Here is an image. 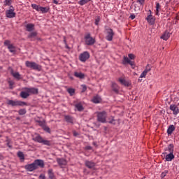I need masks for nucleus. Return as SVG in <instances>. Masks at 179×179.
Instances as JSON below:
<instances>
[{"instance_id": "obj_19", "label": "nucleus", "mask_w": 179, "mask_h": 179, "mask_svg": "<svg viewBox=\"0 0 179 179\" xmlns=\"http://www.w3.org/2000/svg\"><path fill=\"white\" fill-rule=\"evenodd\" d=\"M85 164L87 168H89V169H94V166H96V164L94 162L90 160H85Z\"/></svg>"}, {"instance_id": "obj_57", "label": "nucleus", "mask_w": 179, "mask_h": 179, "mask_svg": "<svg viewBox=\"0 0 179 179\" xmlns=\"http://www.w3.org/2000/svg\"><path fill=\"white\" fill-rule=\"evenodd\" d=\"M142 179H145V178H142Z\"/></svg>"}, {"instance_id": "obj_28", "label": "nucleus", "mask_w": 179, "mask_h": 179, "mask_svg": "<svg viewBox=\"0 0 179 179\" xmlns=\"http://www.w3.org/2000/svg\"><path fill=\"white\" fill-rule=\"evenodd\" d=\"M64 120L68 123H73V118L71 116L66 115V116H64Z\"/></svg>"}, {"instance_id": "obj_9", "label": "nucleus", "mask_w": 179, "mask_h": 179, "mask_svg": "<svg viewBox=\"0 0 179 179\" xmlns=\"http://www.w3.org/2000/svg\"><path fill=\"white\" fill-rule=\"evenodd\" d=\"M85 42L87 45H93L96 43V39L92 37L90 34H87L85 37Z\"/></svg>"}, {"instance_id": "obj_26", "label": "nucleus", "mask_w": 179, "mask_h": 179, "mask_svg": "<svg viewBox=\"0 0 179 179\" xmlns=\"http://www.w3.org/2000/svg\"><path fill=\"white\" fill-rule=\"evenodd\" d=\"M112 89L113 90V92H119L120 90V87H118L117 83H112Z\"/></svg>"}, {"instance_id": "obj_58", "label": "nucleus", "mask_w": 179, "mask_h": 179, "mask_svg": "<svg viewBox=\"0 0 179 179\" xmlns=\"http://www.w3.org/2000/svg\"><path fill=\"white\" fill-rule=\"evenodd\" d=\"M161 179H163L162 178Z\"/></svg>"}, {"instance_id": "obj_11", "label": "nucleus", "mask_w": 179, "mask_h": 179, "mask_svg": "<svg viewBox=\"0 0 179 179\" xmlns=\"http://www.w3.org/2000/svg\"><path fill=\"white\" fill-rule=\"evenodd\" d=\"M4 45H6L10 52H16V47L13 44L10 43V41L6 39L4 41Z\"/></svg>"}, {"instance_id": "obj_33", "label": "nucleus", "mask_w": 179, "mask_h": 179, "mask_svg": "<svg viewBox=\"0 0 179 179\" xmlns=\"http://www.w3.org/2000/svg\"><path fill=\"white\" fill-rule=\"evenodd\" d=\"M92 0H80L78 3L80 6H85V4L89 3Z\"/></svg>"}, {"instance_id": "obj_47", "label": "nucleus", "mask_w": 179, "mask_h": 179, "mask_svg": "<svg viewBox=\"0 0 179 179\" xmlns=\"http://www.w3.org/2000/svg\"><path fill=\"white\" fill-rule=\"evenodd\" d=\"M38 179H46V177L45 175L41 174L39 176V178Z\"/></svg>"}, {"instance_id": "obj_37", "label": "nucleus", "mask_w": 179, "mask_h": 179, "mask_svg": "<svg viewBox=\"0 0 179 179\" xmlns=\"http://www.w3.org/2000/svg\"><path fill=\"white\" fill-rule=\"evenodd\" d=\"M11 3H12V0H5L4 1L5 6H9L10 7Z\"/></svg>"}, {"instance_id": "obj_51", "label": "nucleus", "mask_w": 179, "mask_h": 179, "mask_svg": "<svg viewBox=\"0 0 179 179\" xmlns=\"http://www.w3.org/2000/svg\"><path fill=\"white\" fill-rule=\"evenodd\" d=\"M73 134L75 136H78V132L73 131Z\"/></svg>"}, {"instance_id": "obj_2", "label": "nucleus", "mask_w": 179, "mask_h": 179, "mask_svg": "<svg viewBox=\"0 0 179 179\" xmlns=\"http://www.w3.org/2000/svg\"><path fill=\"white\" fill-rule=\"evenodd\" d=\"M38 94V89L36 87H24L23 90L20 92L22 99H27L30 95H36Z\"/></svg>"}, {"instance_id": "obj_3", "label": "nucleus", "mask_w": 179, "mask_h": 179, "mask_svg": "<svg viewBox=\"0 0 179 179\" xmlns=\"http://www.w3.org/2000/svg\"><path fill=\"white\" fill-rule=\"evenodd\" d=\"M128 56H129V58L127 57L126 56H124V57H123V64H129L131 66H135L134 62L131 61V59H135V57H136L135 55L129 54Z\"/></svg>"}, {"instance_id": "obj_1", "label": "nucleus", "mask_w": 179, "mask_h": 179, "mask_svg": "<svg viewBox=\"0 0 179 179\" xmlns=\"http://www.w3.org/2000/svg\"><path fill=\"white\" fill-rule=\"evenodd\" d=\"M38 166L40 168H44V160L36 159L34 161L33 163L27 164V165H25V169L26 170H27V171H34V170L38 169Z\"/></svg>"}, {"instance_id": "obj_36", "label": "nucleus", "mask_w": 179, "mask_h": 179, "mask_svg": "<svg viewBox=\"0 0 179 179\" xmlns=\"http://www.w3.org/2000/svg\"><path fill=\"white\" fill-rule=\"evenodd\" d=\"M8 84H9L10 89H13L14 85H15L14 80H8Z\"/></svg>"}, {"instance_id": "obj_43", "label": "nucleus", "mask_w": 179, "mask_h": 179, "mask_svg": "<svg viewBox=\"0 0 179 179\" xmlns=\"http://www.w3.org/2000/svg\"><path fill=\"white\" fill-rule=\"evenodd\" d=\"M147 75L146 73V69L144 70V71H143V73H141V75L140 76V78H143V77H145Z\"/></svg>"}, {"instance_id": "obj_5", "label": "nucleus", "mask_w": 179, "mask_h": 179, "mask_svg": "<svg viewBox=\"0 0 179 179\" xmlns=\"http://www.w3.org/2000/svg\"><path fill=\"white\" fill-rule=\"evenodd\" d=\"M108 113L106 111H101L99 113H97V121L101 122V123H106Z\"/></svg>"}, {"instance_id": "obj_18", "label": "nucleus", "mask_w": 179, "mask_h": 179, "mask_svg": "<svg viewBox=\"0 0 179 179\" xmlns=\"http://www.w3.org/2000/svg\"><path fill=\"white\" fill-rule=\"evenodd\" d=\"M120 83L122 85H124V87H129V85H131V82L130 80H124V78H120L118 79Z\"/></svg>"}, {"instance_id": "obj_53", "label": "nucleus", "mask_w": 179, "mask_h": 179, "mask_svg": "<svg viewBox=\"0 0 179 179\" xmlns=\"http://www.w3.org/2000/svg\"><path fill=\"white\" fill-rule=\"evenodd\" d=\"M7 145H8L9 148H11V145H10V143H7Z\"/></svg>"}, {"instance_id": "obj_30", "label": "nucleus", "mask_w": 179, "mask_h": 179, "mask_svg": "<svg viewBox=\"0 0 179 179\" xmlns=\"http://www.w3.org/2000/svg\"><path fill=\"white\" fill-rule=\"evenodd\" d=\"M36 36H37V32L36 31H31L29 34L28 38L33 39V38H35V37H36Z\"/></svg>"}, {"instance_id": "obj_40", "label": "nucleus", "mask_w": 179, "mask_h": 179, "mask_svg": "<svg viewBox=\"0 0 179 179\" xmlns=\"http://www.w3.org/2000/svg\"><path fill=\"white\" fill-rule=\"evenodd\" d=\"M151 69H152L151 66L148 64L145 68L146 75H148V73H149V71H150Z\"/></svg>"}, {"instance_id": "obj_41", "label": "nucleus", "mask_w": 179, "mask_h": 179, "mask_svg": "<svg viewBox=\"0 0 179 179\" xmlns=\"http://www.w3.org/2000/svg\"><path fill=\"white\" fill-rule=\"evenodd\" d=\"M18 113L20 115H25L27 110L25 109H20L19 110Z\"/></svg>"}, {"instance_id": "obj_46", "label": "nucleus", "mask_w": 179, "mask_h": 179, "mask_svg": "<svg viewBox=\"0 0 179 179\" xmlns=\"http://www.w3.org/2000/svg\"><path fill=\"white\" fill-rule=\"evenodd\" d=\"M82 87H83V89H82V92H86V90H87V85H82Z\"/></svg>"}, {"instance_id": "obj_13", "label": "nucleus", "mask_w": 179, "mask_h": 179, "mask_svg": "<svg viewBox=\"0 0 179 179\" xmlns=\"http://www.w3.org/2000/svg\"><path fill=\"white\" fill-rule=\"evenodd\" d=\"M106 40L113 41V36L115 35L113 29H110V28L106 29Z\"/></svg>"}, {"instance_id": "obj_7", "label": "nucleus", "mask_w": 179, "mask_h": 179, "mask_svg": "<svg viewBox=\"0 0 179 179\" xmlns=\"http://www.w3.org/2000/svg\"><path fill=\"white\" fill-rule=\"evenodd\" d=\"M15 16L16 13L15 11V8L13 7V6H10L9 9L6 10V17H8V19H13V17H15Z\"/></svg>"}, {"instance_id": "obj_31", "label": "nucleus", "mask_w": 179, "mask_h": 179, "mask_svg": "<svg viewBox=\"0 0 179 179\" xmlns=\"http://www.w3.org/2000/svg\"><path fill=\"white\" fill-rule=\"evenodd\" d=\"M74 76L78 77V78L83 79L85 78V73H78L77 71L74 73Z\"/></svg>"}, {"instance_id": "obj_17", "label": "nucleus", "mask_w": 179, "mask_h": 179, "mask_svg": "<svg viewBox=\"0 0 179 179\" xmlns=\"http://www.w3.org/2000/svg\"><path fill=\"white\" fill-rule=\"evenodd\" d=\"M165 159L166 162H172L173 159L175 158L174 152H169L167 154H165Z\"/></svg>"}, {"instance_id": "obj_12", "label": "nucleus", "mask_w": 179, "mask_h": 179, "mask_svg": "<svg viewBox=\"0 0 179 179\" xmlns=\"http://www.w3.org/2000/svg\"><path fill=\"white\" fill-rule=\"evenodd\" d=\"M149 11L150 14H148L146 20L150 24L153 25L155 23L156 18L152 15V11L150 9H149Z\"/></svg>"}, {"instance_id": "obj_32", "label": "nucleus", "mask_w": 179, "mask_h": 179, "mask_svg": "<svg viewBox=\"0 0 179 179\" xmlns=\"http://www.w3.org/2000/svg\"><path fill=\"white\" fill-rule=\"evenodd\" d=\"M75 107L78 111H83V110L84 109L81 103H77V104L75 105Z\"/></svg>"}, {"instance_id": "obj_16", "label": "nucleus", "mask_w": 179, "mask_h": 179, "mask_svg": "<svg viewBox=\"0 0 179 179\" xmlns=\"http://www.w3.org/2000/svg\"><path fill=\"white\" fill-rule=\"evenodd\" d=\"M170 110L173 111V115H174L175 116H177V115H178L179 113V108L176 104H171Z\"/></svg>"}, {"instance_id": "obj_21", "label": "nucleus", "mask_w": 179, "mask_h": 179, "mask_svg": "<svg viewBox=\"0 0 179 179\" xmlns=\"http://www.w3.org/2000/svg\"><path fill=\"white\" fill-rule=\"evenodd\" d=\"M34 27L35 24H34L33 23H28V24L25 25L27 31L29 32L33 31V30H34Z\"/></svg>"}, {"instance_id": "obj_6", "label": "nucleus", "mask_w": 179, "mask_h": 179, "mask_svg": "<svg viewBox=\"0 0 179 179\" xmlns=\"http://www.w3.org/2000/svg\"><path fill=\"white\" fill-rule=\"evenodd\" d=\"M33 141L38 143H43L45 145H51V143L50 141H47L43 138L40 134H37L35 137L33 138Z\"/></svg>"}, {"instance_id": "obj_25", "label": "nucleus", "mask_w": 179, "mask_h": 179, "mask_svg": "<svg viewBox=\"0 0 179 179\" xmlns=\"http://www.w3.org/2000/svg\"><path fill=\"white\" fill-rule=\"evenodd\" d=\"M57 162L58 164L62 165V166L67 164L66 160L64 159L63 158H58L57 159Z\"/></svg>"}, {"instance_id": "obj_14", "label": "nucleus", "mask_w": 179, "mask_h": 179, "mask_svg": "<svg viewBox=\"0 0 179 179\" xmlns=\"http://www.w3.org/2000/svg\"><path fill=\"white\" fill-rule=\"evenodd\" d=\"M90 57V52L88 51H84L83 54L80 55L79 59L81 61V62H85L87 59H89Z\"/></svg>"}, {"instance_id": "obj_49", "label": "nucleus", "mask_w": 179, "mask_h": 179, "mask_svg": "<svg viewBox=\"0 0 179 179\" xmlns=\"http://www.w3.org/2000/svg\"><path fill=\"white\" fill-rule=\"evenodd\" d=\"M135 17H136V16H135L134 14H131V15H130V16H129V18L131 19V20H134Z\"/></svg>"}, {"instance_id": "obj_52", "label": "nucleus", "mask_w": 179, "mask_h": 179, "mask_svg": "<svg viewBox=\"0 0 179 179\" xmlns=\"http://www.w3.org/2000/svg\"><path fill=\"white\" fill-rule=\"evenodd\" d=\"M155 14L157 15H159V10H158L157 8H156Z\"/></svg>"}, {"instance_id": "obj_56", "label": "nucleus", "mask_w": 179, "mask_h": 179, "mask_svg": "<svg viewBox=\"0 0 179 179\" xmlns=\"http://www.w3.org/2000/svg\"><path fill=\"white\" fill-rule=\"evenodd\" d=\"M1 137V134H0V138Z\"/></svg>"}, {"instance_id": "obj_22", "label": "nucleus", "mask_w": 179, "mask_h": 179, "mask_svg": "<svg viewBox=\"0 0 179 179\" xmlns=\"http://www.w3.org/2000/svg\"><path fill=\"white\" fill-rule=\"evenodd\" d=\"M11 75L16 80H21V78H22V76L20 75V73H17V72H15V71H13V70H11Z\"/></svg>"}, {"instance_id": "obj_23", "label": "nucleus", "mask_w": 179, "mask_h": 179, "mask_svg": "<svg viewBox=\"0 0 179 179\" xmlns=\"http://www.w3.org/2000/svg\"><path fill=\"white\" fill-rule=\"evenodd\" d=\"M171 36V34L169 31H165L164 34L162 35L161 38L164 41L169 40V37Z\"/></svg>"}, {"instance_id": "obj_15", "label": "nucleus", "mask_w": 179, "mask_h": 179, "mask_svg": "<svg viewBox=\"0 0 179 179\" xmlns=\"http://www.w3.org/2000/svg\"><path fill=\"white\" fill-rule=\"evenodd\" d=\"M174 148L175 146L173 145V144H169L168 146H166V148H165V151L162 153V155H166V154L167 153L174 152Z\"/></svg>"}, {"instance_id": "obj_39", "label": "nucleus", "mask_w": 179, "mask_h": 179, "mask_svg": "<svg viewBox=\"0 0 179 179\" xmlns=\"http://www.w3.org/2000/svg\"><path fill=\"white\" fill-rule=\"evenodd\" d=\"M43 130L46 132L50 133V127H47V125H45V122L44 123Z\"/></svg>"}, {"instance_id": "obj_29", "label": "nucleus", "mask_w": 179, "mask_h": 179, "mask_svg": "<svg viewBox=\"0 0 179 179\" xmlns=\"http://www.w3.org/2000/svg\"><path fill=\"white\" fill-rule=\"evenodd\" d=\"M101 101V98L100 97V96H94V98H92V102L94 103H100Z\"/></svg>"}, {"instance_id": "obj_8", "label": "nucleus", "mask_w": 179, "mask_h": 179, "mask_svg": "<svg viewBox=\"0 0 179 179\" xmlns=\"http://www.w3.org/2000/svg\"><path fill=\"white\" fill-rule=\"evenodd\" d=\"M7 104H8L9 106H27L26 102H22V101H13V99H9V101H8V102H7Z\"/></svg>"}, {"instance_id": "obj_42", "label": "nucleus", "mask_w": 179, "mask_h": 179, "mask_svg": "<svg viewBox=\"0 0 179 179\" xmlns=\"http://www.w3.org/2000/svg\"><path fill=\"white\" fill-rule=\"evenodd\" d=\"M169 171H164V172L162 173L161 174V177L162 178H164V177H166V176L167 175Z\"/></svg>"}, {"instance_id": "obj_4", "label": "nucleus", "mask_w": 179, "mask_h": 179, "mask_svg": "<svg viewBox=\"0 0 179 179\" xmlns=\"http://www.w3.org/2000/svg\"><path fill=\"white\" fill-rule=\"evenodd\" d=\"M25 66L28 68H31V69L38 70V71H41V70L42 69L41 66L37 64L36 62L26 61Z\"/></svg>"}, {"instance_id": "obj_45", "label": "nucleus", "mask_w": 179, "mask_h": 179, "mask_svg": "<svg viewBox=\"0 0 179 179\" xmlns=\"http://www.w3.org/2000/svg\"><path fill=\"white\" fill-rule=\"evenodd\" d=\"M38 123H39V125H40L41 127H42V128H43V130H44L45 122H44V121H42V120H39Z\"/></svg>"}, {"instance_id": "obj_24", "label": "nucleus", "mask_w": 179, "mask_h": 179, "mask_svg": "<svg viewBox=\"0 0 179 179\" xmlns=\"http://www.w3.org/2000/svg\"><path fill=\"white\" fill-rule=\"evenodd\" d=\"M176 130V127L174 125H169L167 129L168 135H172L173 132Z\"/></svg>"}, {"instance_id": "obj_54", "label": "nucleus", "mask_w": 179, "mask_h": 179, "mask_svg": "<svg viewBox=\"0 0 179 179\" xmlns=\"http://www.w3.org/2000/svg\"><path fill=\"white\" fill-rule=\"evenodd\" d=\"M148 14H150V11H149V10H148Z\"/></svg>"}, {"instance_id": "obj_50", "label": "nucleus", "mask_w": 179, "mask_h": 179, "mask_svg": "<svg viewBox=\"0 0 179 179\" xmlns=\"http://www.w3.org/2000/svg\"><path fill=\"white\" fill-rule=\"evenodd\" d=\"M52 2H53V3H55V4H59L58 1H57V0H52Z\"/></svg>"}, {"instance_id": "obj_10", "label": "nucleus", "mask_w": 179, "mask_h": 179, "mask_svg": "<svg viewBox=\"0 0 179 179\" xmlns=\"http://www.w3.org/2000/svg\"><path fill=\"white\" fill-rule=\"evenodd\" d=\"M31 8H33V9H35L37 11H41V13H43V14L45 13H48V11H49V8L41 7L40 6H38L37 4H35V3L31 4Z\"/></svg>"}, {"instance_id": "obj_48", "label": "nucleus", "mask_w": 179, "mask_h": 179, "mask_svg": "<svg viewBox=\"0 0 179 179\" xmlns=\"http://www.w3.org/2000/svg\"><path fill=\"white\" fill-rule=\"evenodd\" d=\"M160 8H161V6H160L159 3H156V8H157L158 10H159Z\"/></svg>"}, {"instance_id": "obj_27", "label": "nucleus", "mask_w": 179, "mask_h": 179, "mask_svg": "<svg viewBox=\"0 0 179 179\" xmlns=\"http://www.w3.org/2000/svg\"><path fill=\"white\" fill-rule=\"evenodd\" d=\"M108 122L113 124L119 123L118 120H115L114 117H110L108 120Z\"/></svg>"}, {"instance_id": "obj_44", "label": "nucleus", "mask_w": 179, "mask_h": 179, "mask_svg": "<svg viewBox=\"0 0 179 179\" xmlns=\"http://www.w3.org/2000/svg\"><path fill=\"white\" fill-rule=\"evenodd\" d=\"M137 2L142 6H144L145 0H137Z\"/></svg>"}, {"instance_id": "obj_38", "label": "nucleus", "mask_w": 179, "mask_h": 179, "mask_svg": "<svg viewBox=\"0 0 179 179\" xmlns=\"http://www.w3.org/2000/svg\"><path fill=\"white\" fill-rule=\"evenodd\" d=\"M100 20H101L100 16H97V17L95 18L94 24H96V26H99V23Z\"/></svg>"}, {"instance_id": "obj_35", "label": "nucleus", "mask_w": 179, "mask_h": 179, "mask_svg": "<svg viewBox=\"0 0 179 179\" xmlns=\"http://www.w3.org/2000/svg\"><path fill=\"white\" fill-rule=\"evenodd\" d=\"M67 92H69V94H70L71 96H73L75 94V89L69 88L67 89Z\"/></svg>"}, {"instance_id": "obj_20", "label": "nucleus", "mask_w": 179, "mask_h": 179, "mask_svg": "<svg viewBox=\"0 0 179 179\" xmlns=\"http://www.w3.org/2000/svg\"><path fill=\"white\" fill-rule=\"evenodd\" d=\"M48 179H57L52 169H49V170L48 171Z\"/></svg>"}, {"instance_id": "obj_34", "label": "nucleus", "mask_w": 179, "mask_h": 179, "mask_svg": "<svg viewBox=\"0 0 179 179\" xmlns=\"http://www.w3.org/2000/svg\"><path fill=\"white\" fill-rule=\"evenodd\" d=\"M17 156L18 157H20L21 161H24V155L23 152H22L21 151H19L17 152Z\"/></svg>"}, {"instance_id": "obj_55", "label": "nucleus", "mask_w": 179, "mask_h": 179, "mask_svg": "<svg viewBox=\"0 0 179 179\" xmlns=\"http://www.w3.org/2000/svg\"><path fill=\"white\" fill-rule=\"evenodd\" d=\"M90 148H91L90 147L88 148V149H90Z\"/></svg>"}]
</instances>
